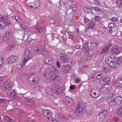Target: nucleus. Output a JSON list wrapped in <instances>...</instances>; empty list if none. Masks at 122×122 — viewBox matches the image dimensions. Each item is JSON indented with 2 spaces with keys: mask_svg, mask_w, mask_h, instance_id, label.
Here are the masks:
<instances>
[{
  "mask_svg": "<svg viewBox=\"0 0 122 122\" xmlns=\"http://www.w3.org/2000/svg\"><path fill=\"white\" fill-rule=\"evenodd\" d=\"M84 104L81 102L77 104L75 111V113L76 115L79 116H82L83 114V110L85 107Z\"/></svg>",
  "mask_w": 122,
  "mask_h": 122,
  "instance_id": "f257e3e1",
  "label": "nucleus"
},
{
  "mask_svg": "<svg viewBox=\"0 0 122 122\" xmlns=\"http://www.w3.org/2000/svg\"><path fill=\"white\" fill-rule=\"evenodd\" d=\"M111 78L108 76H105L102 78L101 79L99 80L100 85H104L109 84L111 82Z\"/></svg>",
  "mask_w": 122,
  "mask_h": 122,
  "instance_id": "f03ea898",
  "label": "nucleus"
},
{
  "mask_svg": "<svg viewBox=\"0 0 122 122\" xmlns=\"http://www.w3.org/2000/svg\"><path fill=\"white\" fill-rule=\"evenodd\" d=\"M35 52L44 55H46L48 54V52L47 50L41 46H38L36 49L35 50Z\"/></svg>",
  "mask_w": 122,
  "mask_h": 122,
  "instance_id": "7ed1b4c3",
  "label": "nucleus"
},
{
  "mask_svg": "<svg viewBox=\"0 0 122 122\" xmlns=\"http://www.w3.org/2000/svg\"><path fill=\"white\" fill-rule=\"evenodd\" d=\"M0 21H1L3 24H4V25L6 26H8L10 23V21L9 20L8 16L6 15H0Z\"/></svg>",
  "mask_w": 122,
  "mask_h": 122,
  "instance_id": "20e7f679",
  "label": "nucleus"
},
{
  "mask_svg": "<svg viewBox=\"0 0 122 122\" xmlns=\"http://www.w3.org/2000/svg\"><path fill=\"white\" fill-rule=\"evenodd\" d=\"M24 55L25 57L23 63H24V64H25L28 61L31 59L32 55L31 52H30L29 50L28 49L25 50Z\"/></svg>",
  "mask_w": 122,
  "mask_h": 122,
  "instance_id": "39448f33",
  "label": "nucleus"
},
{
  "mask_svg": "<svg viewBox=\"0 0 122 122\" xmlns=\"http://www.w3.org/2000/svg\"><path fill=\"white\" fill-rule=\"evenodd\" d=\"M110 51L113 55H117L120 53L119 48L116 45H113Z\"/></svg>",
  "mask_w": 122,
  "mask_h": 122,
  "instance_id": "423d86ee",
  "label": "nucleus"
},
{
  "mask_svg": "<svg viewBox=\"0 0 122 122\" xmlns=\"http://www.w3.org/2000/svg\"><path fill=\"white\" fill-rule=\"evenodd\" d=\"M38 77L36 75H32L28 78V80L29 82L32 84H35L36 83V81L38 80Z\"/></svg>",
  "mask_w": 122,
  "mask_h": 122,
  "instance_id": "0eeeda50",
  "label": "nucleus"
},
{
  "mask_svg": "<svg viewBox=\"0 0 122 122\" xmlns=\"http://www.w3.org/2000/svg\"><path fill=\"white\" fill-rule=\"evenodd\" d=\"M3 86L6 90L9 91L12 89V85L10 82L7 81L3 83Z\"/></svg>",
  "mask_w": 122,
  "mask_h": 122,
  "instance_id": "6e6552de",
  "label": "nucleus"
},
{
  "mask_svg": "<svg viewBox=\"0 0 122 122\" xmlns=\"http://www.w3.org/2000/svg\"><path fill=\"white\" fill-rule=\"evenodd\" d=\"M90 94L91 96L94 98H96L100 95L99 92L95 90H92L90 91Z\"/></svg>",
  "mask_w": 122,
  "mask_h": 122,
  "instance_id": "1a4fd4ad",
  "label": "nucleus"
},
{
  "mask_svg": "<svg viewBox=\"0 0 122 122\" xmlns=\"http://www.w3.org/2000/svg\"><path fill=\"white\" fill-rule=\"evenodd\" d=\"M116 57L115 56H113L112 58V60L115 61V63L116 65H119L121 64L122 63V56L118 57L116 59Z\"/></svg>",
  "mask_w": 122,
  "mask_h": 122,
  "instance_id": "9d476101",
  "label": "nucleus"
},
{
  "mask_svg": "<svg viewBox=\"0 0 122 122\" xmlns=\"http://www.w3.org/2000/svg\"><path fill=\"white\" fill-rule=\"evenodd\" d=\"M19 59V58L16 55L11 56L8 58V60L9 61V62L11 63L14 62H15Z\"/></svg>",
  "mask_w": 122,
  "mask_h": 122,
  "instance_id": "9b49d317",
  "label": "nucleus"
},
{
  "mask_svg": "<svg viewBox=\"0 0 122 122\" xmlns=\"http://www.w3.org/2000/svg\"><path fill=\"white\" fill-rule=\"evenodd\" d=\"M112 86V85L111 84L108 86L107 87H105L104 86H102L100 89L101 92L103 93H105L107 91H109L110 90L111 87Z\"/></svg>",
  "mask_w": 122,
  "mask_h": 122,
  "instance_id": "f8f14e48",
  "label": "nucleus"
},
{
  "mask_svg": "<svg viewBox=\"0 0 122 122\" xmlns=\"http://www.w3.org/2000/svg\"><path fill=\"white\" fill-rule=\"evenodd\" d=\"M52 58L51 56H49L46 57L45 59V62L49 65H51L54 63Z\"/></svg>",
  "mask_w": 122,
  "mask_h": 122,
  "instance_id": "ddd939ff",
  "label": "nucleus"
},
{
  "mask_svg": "<svg viewBox=\"0 0 122 122\" xmlns=\"http://www.w3.org/2000/svg\"><path fill=\"white\" fill-rule=\"evenodd\" d=\"M25 101V103L28 105L32 106H34L35 104V102L32 99L26 98Z\"/></svg>",
  "mask_w": 122,
  "mask_h": 122,
  "instance_id": "4468645a",
  "label": "nucleus"
},
{
  "mask_svg": "<svg viewBox=\"0 0 122 122\" xmlns=\"http://www.w3.org/2000/svg\"><path fill=\"white\" fill-rule=\"evenodd\" d=\"M116 85L119 88L122 87V76L119 77L116 81Z\"/></svg>",
  "mask_w": 122,
  "mask_h": 122,
  "instance_id": "2eb2a0df",
  "label": "nucleus"
},
{
  "mask_svg": "<svg viewBox=\"0 0 122 122\" xmlns=\"http://www.w3.org/2000/svg\"><path fill=\"white\" fill-rule=\"evenodd\" d=\"M42 113L44 116L48 118L52 116L51 112L48 110H43V111Z\"/></svg>",
  "mask_w": 122,
  "mask_h": 122,
  "instance_id": "dca6fc26",
  "label": "nucleus"
},
{
  "mask_svg": "<svg viewBox=\"0 0 122 122\" xmlns=\"http://www.w3.org/2000/svg\"><path fill=\"white\" fill-rule=\"evenodd\" d=\"M60 56L61 60L62 62L66 63L68 61V59L66 55L62 54H61Z\"/></svg>",
  "mask_w": 122,
  "mask_h": 122,
  "instance_id": "f3484780",
  "label": "nucleus"
},
{
  "mask_svg": "<svg viewBox=\"0 0 122 122\" xmlns=\"http://www.w3.org/2000/svg\"><path fill=\"white\" fill-rule=\"evenodd\" d=\"M63 70V72L64 73H66L67 72L69 71L71 69V68L69 67V65H64L61 66Z\"/></svg>",
  "mask_w": 122,
  "mask_h": 122,
  "instance_id": "a211bd4d",
  "label": "nucleus"
},
{
  "mask_svg": "<svg viewBox=\"0 0 122 122\" xmlns=\"http://www.w3.org/2000/svg\"><path fill=\"white\" fill-rule=\"evenodd\" d=\"M111 44L108 45L106 46L105 47L103 48L102 50V52L100 53V54H104L107 52L109 50L110 47L111 46Z\"/></svg>",
  "mask_w": 122,
  "mask_h": 122,
  "instance_id": "6ab92c4d",
  "label": "nucleus"
},
{
  "mask_svg": "<svg viewBox=\"0 0 122 122\" xmlns=\"http://www.w3.org/2000/svg\"><path fill=\"white\" fill-rule=\"evenodd\" d=\"M35 1L36 0H26V3L28 6L32 8H33L32 5L34 2H35Z\"/></svg>",
  "mask_w": 122,
  "mask_h": 122,
  "instance_id": "aec40b11",
  "label": "nucleus"
},
{
  "mask_svg": "<svg viewBox=\"0 0 122 122\" xmlns=\"http://www.w3.org/2000/svg\"><path fill=\"white\" fill-rule=\"evenodd\" d=\"M98 79H101L102 77L103 73L102 71L95 72L94 74Z\"/></svg>",
  "mask_w": 122,
  "mask_h": 122,
  "instance_id": "412c9836",
  "label": "nucleus"
},
{
  "mask_svg": "<svg viewBox=\"0 0 122 122\" xmlns=\"http://www.w3.org/2000/svg\"><path fill=\"white\" fill-rule=\"evenodd\" d=\"M114 99L116 104L120 105L122 102V98L120 97H117Z\"/></svg>",
  "mask_w": 122,
  "mask_h": 122,
  "instance_id": "4be33fe9",
  "label": "nucleus"
},
{
  "mask_svg": "<svg viewBox=\"0 0 122 122\" xmlns=\"http://www.w3.org/2000/svg\"><path fill=\"white\" fill-rule=\"evenodd\" d=\"M108 113L109 112L107 110H104L99 114V116L100 118L103 117L104 118L108 114Z\"/></svg>",
  "mask_w": 122,
  "mask_h": 122,
  "instance_id": "5701e85b",
  "label": "nucleus"
},
{
  "mask_svg": "<svg viewBox=\"0 0 122 122\" xmlns=\"http://www.w3.org/2000/svg\"><path fill=\"white\" fill-rule=\"evenodd\" d=\"M116 112L119 116L122 117V105L117 109Z\"/></svg>",
  "mask_w": 122,
  "mask_h": 122,
  "instance_id": "b1692460",
  "label": "nucleus"
},
{
  "mask_svg": "<svg viewBox=\"0 0 122 122\" xmlns=\"http://www.w3.org/2000/svg\"><path fill=\"white\" fill-rule=\"evenodd\" d=\"M108 103L109 106L111 107L114 106L117 104L114 98L112 99Z\"/></svg>",
  "mask_w": 122,
  "mask_h": 122,
  "instance_id": "393cba45",
  "label": "nucleus"
},
{
  "mask_svg": "<svg viewBox=\"0 0 122 122\" xmlns=\"http://www.w3.org/2000/svg\"><path fill=\"white\" fill-rule=\"evenodd\" d=\"M40 5V1L39 0H36V1L34 2L32 5L33 8H36L38 7Z\"/></svg>",
  "mask_w": 122,
  "mask_h": 122,
  "instance_id": "a878e982",
  "label": "nucleus"
},
{
  "mask_svg": "<svg viewBox=\"0 0 122 122\" xmlns=\"http://www.w3.org/2000/svg\"><path fill=\"white\" fill-rule=\"evenodd\" d=\"M28 26V24L26 22H24L20 24V27L22 28L25 29L27 28Z\"/></svg>",
  "mask_w": 122,
  "mask_h": 122,
  "instance_id": "bb28decb",
  "label": "nucleus"
},
{
  "mask_svg": "<svg viewBox=\"0 0 122 122\" xmlns=\"http://www.w3.org/2000/svg\"><path fill=\"white\" fill-rule=\"evenodd\" d=\"M115 62V61H114L113 60V61H112V60L108 65L109 66L111 67L115 68H116V64Z\"/></svg>",
  "mask_w": 122,
  "mask_h": 122,
  "instance_id": "cd10ccee",
  "label": "nucleus"
},
{
  "mask_svg": "<svg viewBox=\"0 0 122 122\" xmlns=\"http://www.w3.org/2000/svg\"><path fill=\"white\" fill-rule=\"evenodd\" d=\"M68 118V117L66 115H63L62 114L58 118L62 120H65Z\"/></svg>",
  "mask_w": 122,
  "mask_h": 122,
  "instance_id": "c85d7f7f",
  "label": "nucleus"
},
{
  "mask_svg": "<svg viewBox=\"0 0 122 122\" xmlns=\"http://www.w3.org/2000/svg\"><path fill=\"white\" fill-rule=\"evenodd\" d=\"M84 12L86 14H91L92 12V10L89 8H86L84 11Z\"/></svg>",
  "mask_w": 122,
  "mask_h": 122,
  "instance_id": "c756f323",
  "label": "nucleus"
},
{
  "mask_svg": "<svg viewBox=\"0 0 122 122\" xmlns=\"http://www.w3.org/2000/svg\"><path fill=\"white\" fill-rule=\"evenodd\" d=\"M68 63H70V64H74L76 63V61L74 58H70L68 59Z\"/></svg>",
  "mask_w": 122,
  "mask_h": 122,
  "instance_id": "7c9ffc66",
  "label": "nucleus"
},
{
  "mask_svg": "<svg viewBox=\"0 0 122 122\" xmlns=\"http://www.w3.org/2000/svg\"><path fill=\"white\" fill-rule=\"evenodd\" d=\"M9 96L10 97H12L13 99H16L17 96L14 92H11L10 93Z\"/></svg>",
  "mask_w": 122,
  "mask_h": 122,
  "instance_id": "2f4dec72",
  "label": "nucleus"
},
{
  "mask_svg": "<svg viewBox=\"0 0 122 122\" xmlns=\"http://www.w3.org/2000/svg\"><path fill=\"white\" fill-rule=\"evenodd\" d=\"M82 49L84 51H88L89 48L88 45L87 44H85L84 46H83Z\"/></svg>",
  "mask_w": 122,
  "mask_h": 122,
  "instance_id": "473e14b6",
  "label": "nucleus"
},
{
  "mask_svg": "<svg viewBox=\"0 0 122 122\" xmlns=\"http://www.w3.org/2000/svg\"><path fill=\"white\" fill-rule=\"evenodd\" d=\"M62 88L60 87H57V88L56 91H54V93L56 94H59V93H60L62 90Z\"/></svg>",
  "mask_w": 122,
  "mask_h": 122,
  "instance_id": "72a5a7b5",
  "label": "nucleus"
},
{
  "mask_svg": "<svg viewBox=\"0 0 122 122\" xmlns=\"http://www.w3.org/2000/svg\"><path fill=\"white\" fill-rule=\"evenodd\" d=\"M105 58V62L106 64L108 65L109 64H110L112 60H111V59H110L108 57L106 58Z\"/></svg>",
  "mask_w": 122,
  "mask_h": 122,
  "instance_id": "f704fd0d",
  "label": "nucleus"
},
{
  "mask_svg": "<svg viewBox=\"0 0 122 122\" xmlns=\"http://www.w3.org/2000/svg\"><path fill=\"white\" fill-rule=\"evenodd\" d=\"M48 119L50 122H58L57 121L56 119L52 118V116L51 117L48 118Z\"/></svg>",
  "mask_w": 122,
  "mask_h": 122,
  "instance_id": "c9c22d12",
  "label": "nucleus"
},
{
  "mask_svg": "<svg viewBox=\"0 0 122 122\" xmlns=\"http://www.w3.org/2000/svg\"><path fill=\"white\" fill-rule=\"evenodd\" d=\"M11 33L9 31H7L6 32L4 36L7 37V38H9L11 36Z\"/></svg>",
  "mask_w": 122,
  "mask_h": 122,
  "instance_id": "e433bc0d",
  "label": "nucleus"
},
{
  "mask_svg": "<svg viewBox=\"0 0 122 122\" xmlns=\"http://www.w3.org/2000/svg\"><path fill=\"white\" fill-rule=\"evenodd\" d=\"M108 27L111 29H112L114 27V23L112 22L109 23L108 25Z\"/></svg>",
  "mask_w": 122,
  "mask_h": 122,
  "instance_id": "4c0bfd02",
  "label": "nucleus"
},
{
  "mask_svg": "<svg viewBox=\"0 0 122 122\" xmlns=\"http://www.w3.org/2000/svg\"><path fill=\"white\" fill-rule=\"evenodd\" d=\"M116 3L117 5L119 6L122 5V0H117Z\"/></svg>",
  "mask_w": 122,
  "mask_h": 122,
  "instance_id": "58836bf2",
  "label": "nucleus"
},
{
  "mask_svg": "<svg viewBox=\"0 0 122 122\" xmlns=\"http://www.w3.org/2000/svg\"><path fill=\"white\" fill-rule=\"evenodd\" d=\"M7 101L6 99L0 98V103H5Z\"/></svg>",
  "mask_w": 122,
  "mask_h": 122,
  "instance_id": "ea45409f",
  "label": "nucleus"
},
{
  "mask_svg": "<svg viewBox=\"0 0 122 122\" xmlns=\"http://www.w3.org/2000/svg\"><path fill=\"white\" fill-rule=\"evenodd\" d=\"M25 114L24 112L20 111L19 113V115L21 117H23L24 116Z\"/></svg>",
  "mask_w": 122,
  "mask_h": 122,
  "instance_id": "a19ab883",
  "label": "nucleus"
},
{
  "mask_svg": "<svg viewBox=\"0 0 122 122\" xmlns=\"http://www.w3.org/2000/svg\"><path fill=\"white\" fill-rule=\"evenodd\" d=\"M100 19V17L99 16H96L94 17L95 21L96 22H99Z\"/></svg>",
  "mask_w": 122,
  "mask_h": 122,
  "instance_id": "79ce46f5",
  "label": "nucleus"
},
{
  "mask_svg": "<svg viewBox=\"0 0 122 122\" xmlns=\"http://www.w3.org/2000/svg\"><path fill=\"white\" fill-rule=\"evenodd\" d=\"M92 81H95L96 80H98V79H97V78L96 76H95V75L94 74L92 76Z\"/></svg>",
  "mask_w": 122,
  "mask_h": 122,
  "instance_id": "37998d69",
  "label": "nucleus"
},
{
  "mask_svg": "<svg viewBox=\"0 0 122 122\" xmlns=\"http://www.w3.org/2000/svg\"><path fill=\"white\" fill-rule=\"evenodd\" d=\"M2 40L5 42H6L8 41L9 40V39L7 38V37L4 36L3 37Z\"/></svg>",
  "mask_w": 122,
  "mask_h": 122,
  "instance_id": "c03bdc74",
  "label": "nucleus"
},
{
  "mask_svg": "<svg viewBox=\"0 0 122 122\" xmlns=\"http://www.w3.org/2000/svg\"><path fill=\"white\" fill-rule=\"evenodd\" d=\"M14 18L18 23H20V18L18 16H15L14 17Z\"/></svg>",
  "mask_w": 122,
  "mask_h": 122,
  "instance_id": "a18cd8bd",
  "label": "nucleus"
},
{
  "mask_svg": "<svg viewBox=\"0 0 122 122\" xmlns=\"http://www.w3.org/2000/svg\"><path fill=\"white\" fill-rule=\"evenodd\" d=\"M113 120L114 121L117 122L119 121V119L118 117H114L113 118Z\"/></svg>",
  "mask_w": 122,
  "mask_h": 122,
  "instance_id": "49530a36",
  "label": "nucleus"
},
{
  "mask_svg": "<svg viewBox=\"0 0 122 122\" xmlns=\"http://www.w3.org/2000/svg\"><path fill=\"white\" fill-rule=\"evenodd\" d=\"M94 24L92 22H91L89 24V27L90 28H93L94 26Z\"/></svg>",
  "mask_w": 122,
  "mask_h": 122,
  "instance_id": "de8ad7c7",
  "label": "nucleus"
},
{
  "mask_svg": "<svg viewBox=\"0 0 122 122\" xmlns=\"http://www.w3.org/2000/svg\"><path fill=\"white\" fill-rule=\"evenodd\" d=\"M111 20L112 21L116 22L117 21V19L116 17H112L111 19Z\"/></svg>",
  "mask_w": 122,
  "mask_h": 122,
  "instance_id": "09e8293b",
  "label": "nucleus"
},
{
  "mask_svg": "<svg viewBox=\"0 0 122 122\" xmlns=\"http://www.w3.org/2000/svg\"><path fill=\"white\" fill-rule=\"evenodd\" d=\"M92 114V112L91 111H89L88 112H87L86 113V115L88 116H91Z\"/></svg>",
  "mask_w": 122,
  "mask_h": 122,
  "instance_id": "8fccbe9b",
  "label": "nucleus"
},
{
  "mask_svg": "<svg viewBox=\"0 0 122 122\" xmlns=\"http://www.w3.org/2000/svg\"><path fill=\"white\" fill-rule=\"evenodd\" d=\"M92 9L95 10L96 11H98L99 10V9L98 8L95 7H92Z\"/></svg>",
  "mask_w": 122,
  "mask_h": 122,
  "instance_id": "3c124183",
  "label": "nucleus"
},
{
  "mask_svg": "<svg viewBox=\"0 0 122 122\" xmlns=\"http://www.w3.org/2000/svg\"><path fill=\"white\" fill-rule=\"evenodd\" d=\"M102 69L103 71L105 72H106L107 71V68L104 66H103L102 67Z\"/></svg>",
  "mask_w": 122,
  "mask_h": 122,
  "instance_id": "603ef678",
  "label": "nucleus"
},
{
  "mask_svg": "<svg viewBox=\"0 0 122 122\" xmlns=\"http://www.w3.org/2000/svg\"><path fill=\"white\" fill-rule=\"evenodd\" d=\"M75 85H71L70 86V89L71 90H73L75 89Z\"/></svg>",
  "mask_w": 122,
  "mask_h": 122,
  "instance_id": "864d4df0",
  "label": "nucleus"
},
{
  "mask_svg": "<svg viewBox=\"0 0 122 122\" xmlns=\"http://www.w3.org/2000/svg\"><path fill=\"white\" fill-rule=\"evenodd\" d=\"M7 47L9 49V50H12L14 47H12V46L10 45L8 46Z\"/></svg>",
  "mask_w": 122,
  "mask_h": 122,
  "instance_id": "5fc2aeb1",
  "label": "nucleus"
},
{
  "mask_svg": "<svg viewBox=\"0 0 122 122\" xmlns=\"http://www.w3.org/2000/svg\"><path fill=\"white\" fill-rule=\"evenodd\" d=\"M4 63V60L3 58L0 59V65H2Z\"/></svg>",
  "mask_w": 122,
  "mask_h": 122,
  "instance_id": "6e6d98bb",
  "label": "nucleus"
},
{
  "mask_svg": "<svg viewBox=\"0 0 122 122\" xmlns=\"http://www.w3.org/2000/svg\"><path fill=\"white\" fill-rule=\"evenodd\" d=\"M10 45L11 46H12V47L14 48V47L15 46L16 44L15 43V42H13L11 44H10Z\"/></svg>",
  "mask_w": 122,
  "mask_h": 122,
  "instance_id": "4d7b16f0",
  "label": "nucleus"
},
{
  "mask_svg": "<svg viewBox=\"0 0 122 122\" xmlns=\"http://www.w3.org/2000/svg\"><path fill=\"white\" fill-rule=\"evenodd\" d=\"M75 30L76 31V32L77 34L79 33V30L77 28H75Z\"/></svg>",
  "mask_w": 122,
  "mask_h": 122,
  "instance_id": "13d9d810",
  "label": "nucleus"
},
{
  "mask_svg": "<svg viewBox=\"0 0 122 122\" xmlns=\"http://www.w3.org/2000/svg\"><path fill=\"white\" fill-rule=\"evenodd\" d=\"M80 81V80L78 78H76L75 80V82L76 83H78Z\"/></svg>",
  "mask_w": 122,
  "mask_h": 122,
  "instance_id": "bf43d9fd",
  "label": "nucleus"
},
{
  "mask_svg": "<svg viewBox=\"0 0 122 122\" xmlns=\"http://www.w3.org/2000/svg\"><path fill=\"white\" fill-rule=\"evenodd\" d=\"M95 43V44H93L92 45V46H93L94 47H97L98 46V44L97 43V42H94Z\"/></svg>",
  "mask_w": 122,
  "mask_h": 122,
  "instance_id": "052dcab7",
  "label": "nucleus"
},
{
  "mask_svg": "<svg viewBox=\"0 0 122 122\" xmlns=\"http://www.w3.org/2000/svg\"><path fill=\"white\" fill-rule=\"evenodd\" d=\"M56 64L58 68H60V63L58 62H57L56 63Z\"/></svg>",
  "mask_w": 122,
  "mask_h": 122,
  "instance_id": "680f3d73",
  "label": "nucleus"
},
{
  "mask_svg": "<svg viewBox=\"0 0 122 122\" xmlns=\"http://www.w3.org/2000/svg\"><path fill=\"white\" fill-rule=\"evenodd\" d=\"M5 118L8 121H9L10 120V118L7 116H6L5 117Z\"/></svg>",
  "mask_w": 122,
  "mask_h": 122,
  "instance_id": "e2e57ef3",
  "label": "nucleus"
},
{
  "mask_svg": "<svg viewBox=\"0 0 122 122\" xmlns=\"http://www.w3.org/2000/svg\"><path fill=\"white\" fill-rule=\"evenodd\" d=\"M1 21H0V28L1 29L3 28V27H4V25L3 26V25L2 24V22L1 23L0 22Z\"/></svg>",
  "mask_w": 122,
  "mask_h": 122,
  "instance_id": "0e129e2a",
  "label": "nucleus"
},
{
  "mask_svg": "<svg viewBox=\"0 0 122 122\" xmlns=\"http://www.w3.org/2000/svg\"><path fill=\"white\" fill-rule=\"evenodd\" d=\"M84 20H85V21L86 22H88L89 21V19L86 18V17H85L84 18Z\"/></svg>",
  "mask_w": 122,
  "mask_h": 122,
  "instance_id": "69168bd1",
  "label": "nucleus"
},
{
  "mask_svg": "<svg viewBox=\"0 0 122 122\" xmlns=\"http://www.w3.org/2000/svg\"><path fill=\"white\" fill-rule=\"evenodd\" d=\"M62 114L61 113H58L57 114V118H59L60 117V116Z\"/></svg>",
  "mask_w": 122,
  "mask_h": 122,
  "instance_id": "338daca9",
  "label": "nucleus"
},
{
  "mask_svg": "<svg viewBox=\"0 0 122 122\" xmlns=\"http://www.w3.org/2000/svg\"><path fill=\"white\" fill-rule=\"evenodd\" d=\"M56 78H57V76H55L54 77H53L52 78V81H54V80H55L56 79Z\"/></svg>",
  "mask_w": 122,
  "mask_h": 122,
  "instance_id": "774afa93",
  "label": "nucleus"
}]
</instances>
